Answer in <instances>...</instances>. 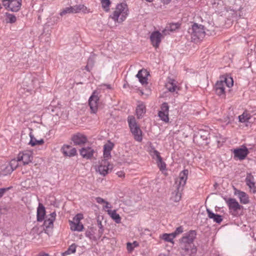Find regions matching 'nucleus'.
Segmentation results:
<instances>
[{
    "instance_id": "nucleus-1",
    "label": "nucleus",
    "mask_w": 256,
    "mask_h": 256,
    "mask_svg": "<svg viewBox=\"0 0 256 256\" xmlns=\"http://www.w3.org/2000/svg\"><path fill=\"white\" fill-rule=\"evenodd\" d=\"M196 236V232L191 230L180 240V252L182 256H194L196 254L197 248L194 244Z\"/></svg>"
},
{
    "instance_id": "nucleus-2",
    "label": "nucleus",
    "mask_w": 256,
    "mask_h": 256,
    "mask_svg": "<svg viewBox=\"0 0 256 256\" xmlns=\"http://www.w3.org/2000/svg\"><path fill=\"white\" fill-rule=\"evenodd\" d=\"M188 170H184L180 173L178 177L176 178L174 184L173 186L174 190L172 192L170 198L172 201L178 202L180 200L182 192L188 180Z\"/></svg>"
},
{
    "instance_id": "nucleus-3",
    "label": "nucleus",
    "mask_w": 256,
    "mask_h": 256,
    "mask_svg": "<svg viewBox=\"0 0 256 256\" xmlns=\"http://www.w3.org/2000/svg\"><path fill=\"white\" fill-rule=\"evenodd\" d=\"M128 11L127 5L121 3L116 6L115 10L110 16L115 22L120 23L126 20L128 15Z\"/></svg>"
},
{
    "instance_id": "nucleus-4",
    "label": "nucleus",
    "mask_w": 256,
    "mask_h": 256,
    "mask_svg": "<svg viewBox=\"0 0 256 256\" xmlns=\"http://www.w3.org/2000/svg\"><path fill=\"white\" fill-rule=\"evenodd\" d=\"M188 32L190 34L191 38L194 40L203 38L206 34L204 26L202 24L194 23L192 28H189Z\"/></svg>"
},
{
    "instance_id": "nucleus-5",
    "label": "nucleus",
    "mask_w": 256,
    "mask_h": 256,
    "mask_svg": "<svg viewBox=\"0 0 256 256\" xmlns=\"http://www.w3.org/2000/svg\"><path fill=\"white\" fill-rule=\"evenodd\" d=\"M128 122L130 131L134 136V138L138 142L142 140V132L137 124L134 117L129 116L128 118Z\"/></svg>"
},
{
    "instance_id": "nucleus-6",
    "label": "nucleus",
    "mask_w": 256,
    "mask_h": 256,
    "mask_svg": "<svg viewBox=\"0 0 256 256\" xmlns=\"http://www.w3.org/2000/svg\"><path fill=\"white\" fill-rule=\"evenodd\" d=\"M2 5L12 12H18L22 6V0H2Z\"/></svg>"
},
{
    "instance_id": "nucleus-7",
    "label": "nucleus",
    "mask_w": 256,
    "mask_h": 256,
    "mask_svg": "<svg viewBox=\"0 0 256 256\" xmlns=\"http://www.w3.org/2000/svg\"><path fill=\"white\" fill-rule=\"evenodd\" d=\"M226 202L233 216H237L238 211L243 208V206L240 205L235 198H229L226 200Z\"/></svg>"
},
{
    "instance_id": "nucleus-8",
    "label": "nucleus",
    "mask_w": 256,
    "mask_h": 256,
    "mask_svg": "<svg viewBox=\"0 0 256 256\" xmlns=\"http://www.w3.org/2000/svg\"><path fill=\"white\" fill-rule=\"evenodd\" d=\"M112 166L110 164L108 161L102 160L96 170L100 174L105 176L112 170Z\"/></svg>"
},
{
    "instance_id": "nucleus-9",
    "label": "nucleus",
    "mask_w": 256,
    "mask_h": 256,
    "mask_svg": "<svg viewBox=\"0 0 256 256\" xmlns=\"http://www.w3.org/2000/svg\"><path fill=\"white\" fill-rule=\"evenodd\" d=\"M99 101L98 93L95 90L90 96L88 100V104L91 112L96 114L98 110V102Z\"/></svg>"
},
{
    "instance_id": "nucleus-10",
    "label": "nucleus",
    "mask_w": 256,
    "mask_h": 256,
    "mask_svg": "<svg viewBox=\"0 0 256 256\" xmlns=\"http://www.w3.org/2000/svg\"><path fill=\"white\" fill-rule=\"evenodd\" d=\"M234 158L240 160H244L249 153L248 148L245 146H242L240 148L234 149L233 151Z\"/></svg>"
},
{
    "instance_id": "nucleus-11",
    "label": "nucleus",
    "mask_w": 256,
    "mask_h": 256,
    "mask_svg": "<svg viewBox=\"0 0 256 256\" xmlns=\"http://www.w3.org/2000/svg\"><path fill=\"white\" fill-rule=\"evenodd\" d=\"M18 160L22 161L24 165L28 164L32 162L33 156L30 151H24L18 154Z\"/></svg>"
},
{
    "instance_id": "nucleus-12",
    "label": "nucleus",
    "mask_w": 256,
    "mask_h": 256,
    "mask_svg": "<svg viewBox=\"0 0 256 256\" xmlns=\"http://www.w3.org/2000/svg\"><path fill=\"white\" fill-rule=\"evenodd\" d=\"M234 194L236 196L241 204H246L250 202L248 195L245 192L234 188Z\"/></svg>"
},
{
    "instance_id": "nucleus-13",
    "label": "nucleus",
    "mask_w": 256,
    "mask_h": 256,
    "mask_svg": "<svg viewBox=\"0 0 256 256\" xmlns=\"http://www.w3.org/2000/svg\"><path fill=\"white\" fill-rule=\"evenodd\" d=\"M162 38V34L158 31L152 32L150 36V40L152 45L156 48H158L161 42Z\"/></svg>"
},
{
    "instance_id": "nucleus-14",
    "label": "nucleus",
    "mask_w": 256,
    "mask_h": 256,
    "mask_svg": "<svg viewBox=\"0 0 256 256\" xmlns=\"http://www.w3.org/2000/svg\"><path fill=\"white\" fill-rule=\"evenodd\" d=\"M72 140L75 145L84 144L86 143L88 140L87 138L81 133H76L74 134L72 138Z\"/></svg>"
},
{
    "instance_id": "nucleus-15",
    "label": "nucleus",
    "mask_w": 256,
    "mask_h": 256,
    "mask_svg": "<svg viewBox=\"0 0 256 256\" xmlns=\"http://www.w3.org/2000/svg\"><path fill=\"white\" fill-rule=\"evenodd\" d=\"M80 152L83 158L88 160L93 156L94 150L91 147L87 146L81 148Z\"/></svg>"
},
{
    "instance_id": "nucleus-16",
    "label": "nucleus",
    "mask_w": 256,
    "mask_h": 256,
    "mask_svg": "<svg viewBox=\"0 0 256 256\" xmlns=\"http://www.w3.org/2000/svg\"><path fill=\"white\" fill-rule=\"evenodd\" d=\"M176 84L177 82L174 80L168 78L166 84V88L169 92H177L179 90V88Z\"/></svg>"
},
{
    "instance_id": "nucleus-17",
    "label": "nucleus",
    "mask_w": 256,
    "mask_h": 256,
    "mask_svg": "<svg viewBox=\"0 0 256 256\" xmlns=\"http://www.w3.org/2000/svg\"><path fill=\"white\" fill-rule=\"evenodd\" d=\"M63 154L68 156H72L76 154V148H72L70 146H64L62 148Z\"/></svg>"
},
{
    "instance_id": "nucleus-18",
    "label": "nucleus",
    "mask_w": 256,
    "mask_h": 256,
    "mask_svg": "<svg viewBox=\"0 0 256 256\" xmlns=\"http://www.w3.org/2000/svg\"><path fill=\"white\" fill-rule=\"evenodd\" d=\"M206 212L208 218L212 219L214 222L220 224L222 221L223 218L222 216L214 213L208 208H206Z\"/></svg>"
},
{
    "instance_id": "nucleus-19",
    "label": "nucleus",
    "mask_w": 256,
    "mask_h": 256,
    "mask_svg": "<svg viewBox=\"0 0 256 256\" xmlns=\"http://www.w3.org/2000/svg\"><path fill=\"white\" fill-rule=\"evenodd\" d=\"M225 86L222 80L217 82L215 85V90L217 94L219 96L224 95L225 94Z\"/></svg>"
},
{
    "instance_id": "nucleus-20",
    "label": "nucleus",
    "mask_w": 256,
    "mask_h": 256,
    "mask_svg": "<svg viewBox=\"0 0 256 256\" xmlns=\"http://www.w3.org/2000/svg\"><path fill=\"white\" fill-rule=\"evenodd\" d=\"M20 162L18 160V157L17 160L12 159L6 168V172L10 174L13 172L18 166V162Z\"/></svg>"
},
{
    "instance_id": "nucleus-21",
    "label": "nucleus",
    "mask_w": 256,
    "mask_h": 256,
    "mask_svg": "<svg viewBox=\"0 0 256 256\" xmlns=\"http://www.w3.org/2000/svg\"><path fill=\"white\" fill-rule=\"evenodd\" d=\"M46 215V210L44 207L41 204H40L37 209V220L42 222Z\"/></svg>"
},
{
    "instance_id": "nucleus-22",
    "label": "nucleus",
    "mask_w": 256,
    "mask_h": 256,
    "mask_svg": "<svg viewBox=\"0 0 256 256\" xmlns=\"http://www.w3.org/2000/svg\"><path fill=\"white\" fill-rule=\"evenodd\" d=\"M146 112V106L143 103L139 104L136 108V114L138 118H140Z\"/></svg>"
},
{
    "instance_id": "nucleus-23",
    "label": "nucleus",
    "mask_w": 256,
    "mask_h": 256,
    "mask_svg": "<svg viewBox=\"0 0 256 256\" xmlns=\"http://www.w3.org/2000/svg\"><path fill=\"white\" fill-rule=\"evenodd\" d=\"M180 27V24L178 22L171 23L166 26V28L162 31V32L164 33L165 34H166V32H167V30L173 32L174 31L176 30L178 28Z\"/></svg>"
},
{
    "instance_id": "nucleus-24",
    "label": "nucleus",
    "mask_w": 256,
    "mask_h": 256,
    "mask_svg": "<svg viewBox=\"0 0 256 256\" xmlns=\"http://www.w3.org/2000/svg\"><path fill=\"white\" fill-rule=\"evenodd\" d=\"M108 212L116 223L120 224V222L121 218L120 215L116 213V210H108Z\"/></svg>"
},
{
    "instance_id": "nucleus-25",
    "label": "nucleus",
    "mask_w": 256,
    "mask_h": 256,
    "mask_svg": "<svg viewBox=\"0 0 256 256\" xmlns=\"http://www.w3.org/2000/svg\"><path fill=\"white\" fill-rule=\"evenodd\" d=\"M70 228L72 230L80 232L84 226L80 222H70Z\"/></svg>"
},
{
    "instance_id": "nucleus-26",
    "label": "nucleus",
    "mask_w": 256,
    "mask_h": 256,
    "mask_svg": "<svg viewBox=\"0 0 256 256\" xmlns=\"http://www.w3.org/2000/svg\"><path fill=\"white\" fill-rule=\"evenodd\" d=\"M144 72L146 74V70H140L136 75V78H138L140 82L144 84H147V78L146 76H144L142 74V72Z\"/></svg>"
},
{
    "instance_id": "nucleus-27",
    "label": "nucleus",
    "mask_w": 256,
    "mask_h": 256,
    "mask_svg": "<svg viewBox=\"0 0 256 256\" xmlns=\"http://www.w3.org/2000/svg\"><path fill=\"white\" fill-rule=\"evenodd\" d=\"M44 223V229L48 230V228H52L54 226V221L46 216Z\"/></svg>"
},
{
    "instance_id": "nucleus-28",
    "label": "nucleus",
    "mask_w": 256,
    "mask_h": 256,
    "mask_svg": "<svg viewBox=\"0 0 256 256\" xmlns=\"http://www.w3.org/2000/svg\"><path fill=\"white\" fill-rule=\"evenodd\" d=\"M175 238L172 233L171 234H164L162 236V238L166 242H170L172 244L174 243L173 240Z\"/></svg>"
},
{
    "instance_id": "nucleus-29",
    "label": "nucleus",
    "mask_w": 256,
    "mask_h": 256,
    "mask_svg": "<svg viewBox=\"0 0 256 256\" xmlns=\"http://www.w3.org/2000/svg\"><path fill=\"white\" fill-rule=\"evenodd\" d=\"M6 22L14 23L16 20V18L15 15L10 13H6Z\"/></svg>"
},
{
    "instance_id": "nucleus-30",
    "label": "nucleus",
    "mask_w": 256,
    "mask_h": 256,
    "mask_svg": "<svg viewBox=\"0 0 256 256\" xmlns=\"http://www.w3.org/2000/svg\"><path fill=\"white\" fill-rule=\"evenodd\" d=\"M221 80H222V82H224V86H227L228 88H230L233 86L234 81L231 77L222 78Z\"/></svg>"
},
{
    "instance_id": "nucleus-31",
    "label": "nucleus",
    "mask_w": 256,
    "mask_h": 256,
    "mask_svg": "<svg viewBox=\"0 0 256 256\" xmlns=\"http://www.w3.org/2000/svg\"><path fill=\"white\" fill-rule=\"evenodd\" d=\"M250 119V116L247 112H244L243 114L238 116L239 121L241 122H248Z\"/></svg>"
},
{
    "instance_id": "nucleus-32",
    "label": "nucleus",
    "mask_w": 256,
    "mask_h": 256,
    "mask_svg": "<svg viewBox=\"0 0 256 256\" xmlns=\"http://www.w3.org/2000/svg\"><path fill=\"white\" fill-rule=\"evenodd\" d=\"M150 154L154 159L156 160H160L162 157L160 152L154 148H152L150 150Z\"/></svg>"
},
{
    "instance_id": "nucleus-33",
    "label": "nucleus",
    "mask_w": 256,
    "mask_h": 256,
    "mask_svg": "<svg viewBox=\"0 0 256 256\" xmlns=\"http://www.w3.org/2000/svg\"><path fill=\"white\" fill-rule=\"evenodd\" d=\"M76 244H73L72 245H70L67 250H66L65 252L62 253L63 256H65L66 255H68L71 254H74L76 252Z\"/></svg>"
},
{
    "instance_id": "nucleus-34",
    "label": "nucleus",
    "mask_w": 256,
    "mask_h": 256,
    "mask_svg": "<svg viewBox=\"0 0 256 256\" xmlns=\"http://www.w3.org/2000/svg\"><path fill=\"white\" fill-rule=\"evenodd\" d=\"M71 13H75L74 11V9L72 6L67 7L62 10V11L60 12V15L62 16L67 14H71Z\"/></svg>"
},
{
    "instance_id": "nucleus-35",
    "label": "nucleus",
    "mask_w": 256,
    "mask_h": 256,
    "mask_svg": "<svg viewBox=\"0 0 256 256\" xmlns=\"http://www.w3.org/2000/svg\"><path fill=\"white\" fill-rule=\"evenodd\" d=\"M254 177L252 174H250V173L247 174L245 181H246V184L248 186L254 183Z\"/></svg>"
},
{
    "instance_id": "nucleus-36",
    "label": "nucleus",
    "mask_w": 256,
    "mask_h": 256,
    "mask_svg": "<svg viewBox=\"0 0 256 256\" xmlns=\"http://www.w3.org/2000/svg\"><path fill=\"white\" fill-rule=\"evenodd\" d=\"M75 13L79 12L80 11L84 12L86 8L84 4L76 5L73 6Z\"/></svg>"
},
{
    "instance_id": "nucleus-37",
    "label": "nucleus",
    "mask_w": 256,
    "mask_h": 256,
    "mask_svg": "<svg viewBox=\"0 0 256 256\" xmlns=\"http://www.w3.org/2000/svg\"><path fill=\"white\" fill-rule=\"evenodd\" d=\"M114 146V144L110 141L108 140V142L104 146V150L111 152Z\"/></svg>"
},
{
    "instance_id": "nucleus-38",
    "label": "nucleus",
    "mask_w": 256,
    "mask_h": 256,
    "mask_svg": "<svg viewBox=\"0 0 256 256\" xmlns=\"http://www.w3.org/2000/svg\"><path fill=\"white\" fill-rule=\"evenodd\" d=\"M138 246V242L136 241L132 243L128 242L126 244V248L128 252H131L133 250L134 248Z\"/></svg>"
},
{
    "instance_id": "nucleus-39",
    "label": "nucleus",
    "mask_w": 256,
    "mask_h": 256,
    "mask_svg": "<svg viewBox=\"0 0 256 256\" xmlns=\"http://www.w3.org/2000/svg\"><path fill=\"white\" fill-rule=\"evenodd\" d=\"M158 116L165 122H168L169 120L168 113L158 112Z\"/></svg>"
},
{
    "instance_id": "nucleus-40",
    "label": "nucleus",
    "mask_w": 256,
    "mask_h": 256,
    "mask_svg": "<svg viewBox=\"0 0 256 256\" xmlns=\"http://www.w3.org/2000/svg\"><path fill=\"white\" fill-rule=\"evenodd\" d=\"M169 107L168 104L166 102H164L162 104L160 110L159 112L168 113Z\"/></svg>"
},
{
    "instance_id": "nucleus-41",
    "label": "nucleus",
    "mask_w": 256,
    "mask_h": 256,
    "mask_svg": "<svg viewBox=\"0 0 256 256\" xmlns=\"http://www.w3.org/2000/svg\"><path fill=\"white\" fill-rule=\"evenodd\" d=\"M156 162L158 164V166L160 170H164L166 169V164L165 162H164L162 161V158H161L160 160H156Z\"/></svg>"
},
{
    "instance_id": "nucleus-42",
    "label": "nucleus",
    "mask_w": 256,
    "mask_h": 256,
    "mask_svg": "<svg viewBox=\"0 0 256 256\" xmlns=\"http://www.w3.org/2000/svg\"><path fill=\"white\" fill-rule=\"evenodd\" d=\"M110 4V0H102V7L105 9L106 11L108 10V6Z\"/></svg>"
},
{
    "instance_id": "nucleus-43",
    "label": "nucleus",
    "mask_w": 256,
    "mask_h": 256,
    "mask_svg": "<svg viewBox=\"0 0 256 256\" xmlns=\"http://www.w3.org/2000/svg\"><path fill=\"white\" fill-rule=\"evenodd\" d=\"M98 224L99 228L98 230V234L99 236L100 237L104 233V228L103 226L102 225V222L100 220H98Z\"/></svg>"
},
{
    "instance_id": "nucleus-44",
    "label": "nucleus",
    "mask_w": 256,
    "mask_h": 256,
    "mask_svg": "<svg viewBox=\"0 0 256 256\" xmlns=\"http://www.w3.org/2000/svg\"><path fill=\"white\" fill-rule=\"evenodd\" d=\"M184 231V228L182 226H180L178 228H177L176 230L172 232V234L174 235V236H176L178 235H179L180 234H182Z\"/></svg>"
},
{
    "instance_id": "nucleus-45",
    "label": "nucleus",
    "mask_w": 256,
    "mask_h": 256,
    "mask_svg": "<svg viewBox=\"0 0 256 256\" xmlns=\"http://www.w3.org/2000/svg\"><path fill=\"white\" fill-rule=\"evenodd\" d=\"M30 142H29V144L32 146H36V139L34 137V136L32 134V132H30Z\"/></svg>"
},
{
    "instance_id": "nucleus-46",
    "label": "nucleus",
    "mask_w": 256,
    "mask_h": 256,
    "mask_svg": "<svg viewBox=\"0 0 256 256\" xmlns=\"http://www.w3.org/2000/svg\"><path fill=\"white\" fill-rule=\"evenodd\" d=\"M104 157L102 160H108L111 158L110 152L104 150Z\"/></svg>"
},
{
    "instance_id": "nucleus-47",
    "label": "nucleus",
    "mask_w": 256,
    "mask_h": 256,
    "mask_svg": "<svg viewBox=\"0 0 256 256\" xmlns=\"http://www.w3.org/2000/svg\"><path fill=\"white\" fill-rule=\"evenodd\" d=\"M82 218V216L81 214H78L74 218L72 221L70 222H80V220Z\"/></svg>"
},
{
    "instance_id": "nucleus-48",
    "label": "nucleus",
    "mask_w": 256,
    "mask_h": 256,
    "mask_svg": "<svg viewBox=\"0 0 256 256\" xmlns=\"http://www.w3.org/2000/svg\"><path fill=\"white\" fill-rule=\"evenodd\" d=\"M248 188L252 191L253 194L256 193V186H255V183H253L250 185L248 186Z\"/></svg>"
},
{
    "instance_id": "nucleus-49",
    "label": "nucleus",
    "mask_w": 256,
    "mask_h": 256,
    "mask_svg": "<svg viewBox=\"0 0 256 256\" xmlns=\"http://www.w3.org/2000/svg\"><path fill=\"white\" fill-rule=\"evenodd\" d=\"M9 189L10 188H0V198L3 196L4 192Z\"/></svg>"
},
{
    "instance_id": "nucleus-50",
    "label": "nucleus",
    "mask_w": 256,
    "mask_h": 256,
    "mask_svg": "<svg viewBox=\"0 0 256 256\" xmlns=\"http://www.w3.org/2000/svg\"><path fill=\"white\" fill-rule=\"evenodd\" d=\"M87 64L90 66V68H92L93 66L94 65V60L92 58H90L88 59Z\"/></svg>"
},
{
    "instance_id": "nucleus-51",
    "label": "nucleus",
    "mask_w": 256,
    "mask_h": 256,
    "mask_svg": "<svg viewBox=\"0 0 256 256\" xmlns=\"http://www.w3.org/2000/svg\"><path fill=\"white\" fill-rule=\"evenodd\" d=\"M48 218L52 220V221H54L56 216V214L55 212H53L51 213L49 216H48Z\"/></svg>"
},
{
    "instance_id": "nucleus-52",
    "label": "nucleus",
    "mask_w": 256,
    "mask_h": 256,
    "mask_svg": "<svg viewBox=\"0 0 256 256\" xmlns=\"http://www.w3.org/2000/svg\"><path fill=\"white\" fill-rule=\"evenodd\" d=\"M96 201L98 204H104V202H106V200H104L100 197L96 198Z\"/></svg>"
},
{
    "instance_id": "nucleus-53",
    "label": "nucleus",
    "mask_w": 256,
    "mask_h": 256,
    "mask_svg": "<svg viewBox=\"0 0 256 256\" xmlns=\"http://www.w3.org/2000/svg\"><path fill=\"white\" fill-rule=\"evenodd\" d=\"M36 145H40L44 143V140L43 139H40V140H36Z\"/></svg>"
},
{
    "instance_id": "nucleus-54",
    "label": "nucleus",
    "mask_w": 256,
    "mask_h": 256,
    "mask_svg": "<svg viewBox=\"0 0 256 256\" xmlns=\"http://www.w3.org/2000/svg\"><path fill=\"white\" fill-rule=\"evenodd\" d=\"M117 174L118 177L120 178H124V173L123 172H117Z\"/></svg>"
},
{
    "instance_id": "nucleus-55",
    "label": "nucleus",
    "mask_w": 256,
    "mask_h": 256,
    "mask_svg": "<svg viewBox=\"0 0 256 256\" xmlns=\"http://www.w3.org/2000/svg\"><path fill=\"white\" fill-rule=\"evenodd\" d=\"M106 205L104 206V208H110V204L108 202L106 201L104 202Z\"/></svg>"
},
{
    "instance_id": "nucleus-56",
    "label": "nucleus",
    "mask_w": 256,
    "mask_h": 256,
    "mask_svg": "<svg viewBox=\"0 0 256 256\" xmlns=\"http://www.w3.org/2000/svg\"><path fill=\"white\" fill-rule=\"evenodd\" d=\"M161 1L164 4H168L171 1V0H161Z\"/></svg>"
},
{
    "instance_id": "nucleus-57",
    "label": "nucleus",
    "mask_w": 256,
    "mask_h": 256,
    "mask_svg": "<svg viewBox=\"0 0 256 256\" xmlns=\"http://www.w3.org/2000/svg\"><path fill=\"white\" fill-rule=\"evenodd\" d=\"M92 68H90V66L87 64V65L85 66V69L87 70L90 72V69Z\"/></svg>"
},
{
    "instance_id": "nucleus-58",
    "label": "nucleus",
    "mask_w": 256,
    "mask_h": 256,
    "mask_svg": "<svg viewBox=\"0 0 256 256\" xmlns=\"http://www.w3.org/2000/svg\"><path fill=\"white\" fill-rule=\"evenodd\" d=\"M38 256H49V255L48 254L40 253L39 254Z\"/></svg>"
}]
</instances>
